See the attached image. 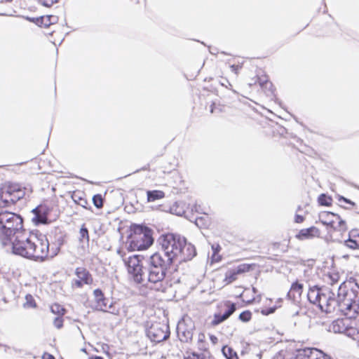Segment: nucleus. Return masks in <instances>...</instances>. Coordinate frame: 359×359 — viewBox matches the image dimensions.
Segmentation results:
<instances>
[{"instance_id":"nucleus-1","label":"nucleus","mask_w":359,"mask_h":359,"mask_svg":"<svg viewBox=\"0 0 359 359\" xmlns=\"http://www.w3.org/2000/svg\"><path fill=\"white\" fill-rule=\"evenodd\" d=\"M159 243L163 250L161 255L170 258L172 263L189 261L196 255L195 247L187 243L184 237L178 234L163 235L159 238Z\"/></svg>"},{"instance_id":"nucleus-2","label":"nucleus","mask_w":359,"mask_h":359,"mask_svg":"<svg viewBox=\"0 0 359 359\" xmlns=\"http://www.w3.org/2000/svg\"><path fill=\"white\" fill-rule=\"evenodd\" d=\"M335 302L332 313H340L348 318H355L359 309V285L356 283H341L334 292Z\"/></svg>"},{"instance_id":"nucleus-3","label":"nucleus","mask_w":359,"mask_h":359,"mask_svg":"<svg viewBox=\"0 0 359 359\" xmlns=\"http://www.w3.org/2000/svg\"><path fill=\"white\" fill-rule=\"evenodd\" d=\"M147 263V278L151 284L149 287L156 291L165 292L169 285L164 279L172 262L161 252H156L149 257Z\"/></svg>"},{"instance_id":"nucleus-4","label":"nucleus","mask_w":359,"mask_h":359,"mask_svg":"<svg viewBox=\"0 0 359 359\" xmlns=\"http://www.w3.org/2000/svg\"><path fill=\"white\" fill-rule=\"evenodd\" d=\"M25 230L20 215L8 211L0 212V241L7 246L13 239Z\"/></svg>"},{"instance_id":"nucleus-5","label":"nucleus","mask_w":359,"mask_h":359,"mask_svg":"<svg viewBox=\"0 0 359 359\" xmlns=\"http://www.w3.org/2000/svg\"><path fill=\"white\" fill-rule=\"evenodd\" d=\"M307 297L311 304H317L322 311L327 313H331L336 305L333 301L334 288L314 285L309 288Z\"/></svg>"},{"instance_id":"nucleus-6","label":"nucleus","mask_w":359,"mask_h":359,"mask_svg":"<svg viewBox=\"0 0 359 359\" xmlns=\"http://www.w3.org/2000/svg\"><path fill=\"white\" fill-rule=\"evenodd\" d=\"M33 236H34L25 229L20 234H17L16 237L7 245L12 250L13 254L31 259L32 252H34L32 248L35 246Z\"/></svg>"},{"instance_id":"nucleus-7","label":"nucleus","mask_w":359,"mask_h":359,"mask_svg":"<svg viewBox=\"0 0 359 359\" xmlns=\"http://www.w3.org/2000/svg\"><path fill=\"white\" fill-rule=\"evenodd\" d=\"M154 242L151 231L143 226L138 225L135 229V235L130 238L129 248L132 250H142L150 247Z\"/></svg>"},{"instance_id":"nucleus-8","label":"nucleus","mask_w":359,"mask_h":359,"mask_svg":"<svg viewBox=\"0 0 359 359\" xmlns=\"http://www.w3.org/2000/svg\"><path fill=\"white\" fill-rule=\"evenodd\" d=\"M25 194V189L18 184H5L0 190V206L5 207L16 203Z\"/></svg>"},{"instance_id":"nucleus-9","label":"nucleus","mask_w":359,"mask_h":359,"mask_svg":"<svg viewBox=\"0 0 359 359\" xmlns=\"http://www.w3.org/2000/svg\"><path fill=\"white\" fill-rule=\"evenodd\" d=\"M195 324L189 317H184L177 326V337L183 343H190L192 341Z\"/></svg>"},{"instance_id":"nucleus-10","label":"nucleus","mask_w":359,"mask_h":359,"mask_svg":"<svg viewBox=\"0 0 359 359\" xmlns=\"http://www.w3.org/2000/svg\"><path fill=\"white\" fill-rule=\"evenodd\" d=\"M34 241V248L31 255V259L36 261H43L49 255V242L44 236L38 238L33 236Z\"/></svg>"},{"instance_id":"nucleus-11","label":"nucleus","mask_w":359,"mask_h":359,"mask_svg":"<svg viewBox=\"0 0 359 359\" xmlns=\"http://www.w3.org/2000/svg\"><path fill=\"white\" fill-rule=\"evenodd\" d=\"M147 336L154 342H161L169 337V327L164 323H154L147 330Z\"/></svg>"},{"instance_id":"nucleus-12","label":"nucleus","mask_w":359,"mask_h":359,"mask_svg":"<svg viewBox=\"0 0 359 359\" xmlns=\"http://www.w3.org/2000/svg\"><path fill=\"white\" fill-rule=\"evenodd\" d=\"M93 294L96 302L95 309L97 310L104 312H109L113 314L118 313V311L114 308L112 302L109 303V300L104 297L101 290H95Z\"/></svg>"},{"instance_id":"nucleus-13","label":"nucleus","mask_w":359,"mask_h":359,"mask_svg":"<svg viewBox=\"0 0 359 359\" xmlns=\"http://www.w3.org/2000/svg\"><path fill=\"white\" fill-rule=\"evenodd\" d=\"M76 278L74 279L72 285L76 287H82L83 285H90L93 278L89 271L85 267H77L75 269Z\"/></svg>"},{"instance_id":"nucleus-14","label":"nucleus","mask_w":359,"mask_h":359,"mask_svg":"<svg viewBox=\"0 0 359 359\" xmlns=\"http://www.w3.org/2000/svg\"><path fill=\"white\" fill-rule=\"evenodd\" d=\"M349 322L348 318L346 319L338 318L334 320L329 326V331L334 333H344L349 335L350 328L348 327V323Z\"/></svg>"},{"instance_id":"nucleus-15","label":"nucleus","mask_w":359,"mask_h":359,"mask_svg":"<svg viewBox=\"0 0 359 359\" xmlns=\"http://www.w3.org/2000/svg\"><path fill=\"white\" fill-rule=\"evenodd\" d=\"M299 356L307 359H332L328 355L315 348H306L299 350Z\"/></svg>"},{"instance_id":"nucleus-16","label":"nucleus","mask_w":359,"mask_h":359,"mask_svg":"<svg viewBox=\"0 0 359 359\" xmlns=\"http://www.w3.org/2000/svg\"><path fill=\"white\" fill-rule=\"evenodd\" d=\"M320 231L316 226H311L307 229L300 230L299 233L296 236L297 238L301 241L311 239L315 237L320 236Z\"/></svg>"},{"instance_id":"nucleus-17","label":"nucleus","mask_w":359,"mask_h":359,"mask_svg":"<svg viewBox=\"0 0 359 359\" xmlns=\"http://www.w3.org/2000/svg\"><path fill=\"white\" fill-rule=\"evenodd\" d=\"M320 222L326 226H334L336 224L335 219H339V215L334 214L332 212H322L319 215Z\"/></svg>"},{"instance_id":"nucleus-18","label":"nucleus","mask_w":359,"mask_h":359,"mask_svg":"<svg viewBox=\"0 0 359 359\" xmlns=\"http://www.w3.org/2000/svg\"><path fill=\"white\" fill-rule=\"evenodd\" d=\"M133 276L134 280L137 283H144L147 281V267L144 270L142 265L134 269V271L129 272Z\"/></svg>"},{"instance_id":"nucleus-19","label":"nucleus","mask_w":359,"mask_h":359,"mask_svg":"<svg viewBox=\"0 0 359 359\" xmlns=\"http://www.w3.org/2000/svg\"><path fill=\"white\" fill-rule=\"evenodd\" d=\"M32 212L34 214V217L33 218V221H34L37 224H46L48 222V218L46 213L44 210V208L41 206H39L34 209Z\"/></svg>"},{"instance_id":"nucleus-20","label":"nucleus","mask_w":359,"mask_h":359,"mask_svg":"<svg viewBox=\"0 0 359 359\" xmlns=\"http://www.w3.org/2000/svg\"><path fill=\"white\" fill-rule=\"evenodd\" d=\"M302 292L303 285L298 282H295L292 285L291 288L287 293V297L290 299H292L294 301H296L300 297Z\"/></svg>"},{"instance_id":"nucleus-21","label":"nucleus","mask_w":359,"mask_h":359,"mask_svg":"<svg viewBox=\"0 0 359 359\" xmlns=\"http://www.w3.org/2000/svg\"><path fill=\"white\" fill-rule=\"evenodd\" d=\"M123 261L127 266L128 273L134 271V269L141 265L139 255L130 256L128 258L123 259Z\"/></svg>"},{"instance_id":"nucleus-22","label":"nucleus","mask_w":359,"mask_h":359,"mask_svg":"<svg viewBox=\"0 0 359 359\" xmlns=\"http://www.w3.org/2000/svg\"><path fill=\"white\" fill-rule=\"evenodd\" d=\"M37 20L38 23L40 24L41 26L48 27L50 25L56 23L58 20V18L55 15H46L41 17L40 19H38Z\"/></svg>"},{"instance_id":"nucleus-23","label":"nucleus","mask_w":359,"mask_h":359,"mask_svg":"<svg viewBox=\"0 0 359 359\" xmlns=\"http://www.w3.org/2000/svg\"><path fill=\"white\" fill-rule=\"evenodd\" d=\"M147 195L148 202H154L165 197V193L160 190L147 191Z\"/></svg>"},{"instance_id":"nucleus-24","label":"nucleus","mask_w":359,"mask_h":359,"mask_svg":"<svg viewBox=\"0 0 359 359\" xmlns=\"http://www.w3.org/2000/svg\"><path fill=\"white\" fill-rule=\"evenodd\" d=\"M222 352L226 359H238L236 352L231 347L223 346Z\"/></svg>"},{"instance_id":"nucleus-25","label":"nucleus","mask_w":359,"mask_h":359,"mask_svg":"<svg viewBox=\"0 0 359 359\" xmlns=\"http://www.w3.org/2000/svg\"><path fill=\"white\" fill-rule=\"evenodd\" d=\"M79 241L81 243H88V242H89L88 230L86 227L85 224H83L80 229Z\"/></svg>"},{"instance_id":"nucleus-26","label":"nucleus","mask_w":359,"mask_h":359,"mask_svg":"<svg viewBox=\"0 0 359 359\" xmlns=\"http://www.w3.org/2000/svg\"><path fill=\"white\" fill-rule=\"evenodd\" d=\"M345 245L352 250H355L359 248V237L355 238V239H352L348 238L347 240L344 241Z\"/></svg>"},{"instance_id":"nucleus-27","label":"nucleus","mask_w":359,"mask_h":359,"mask_svg":"<svg viewBox=\"0 0 359 359\" xmlns=\"http://www.w3.org/2000/svg\"><path fill=\"white\" fill-rule=\"evenodd\" d=\"M238 275L234 269H230L225 274V280L228 283H231L237 279Z\"/></svg>"},{"instance_id":"nucleus-28","label":"nucleus","mask_w":359,"mask_h":359,"mask_svg":"<svg viewBox=\"0 0 359 359\" xmlns=\"http://www.w3.org/2000/svg\"><path fill=\"white\" fill-rule=\"evenodd\" d=\"M335 221L337 224H334L332 228L339 231H345L346 230V222L341 219L340 217L339 219H335Z\"/></svg>"},{"instance_id":"nucleus-29","label":"nucleus","mask_w":359,"mask_h":359,"mask_svg":"<svg viewBox=\"0 0 359 359\" xmlns=\"http://www.w3.org/2000/svg\"><path fill=\"white\" fill-rule=\"evenodd\" d=\"M50 311L53 313L57 314V316H63L65 313V309L57 304L52 305Z\"/></svg>"},{"instance_id":"nucleus-30","label":"nucleus","mask_w":359,"mask_h":359,"mask_svg":"<svg viewBox=\"0 0 359 359\" xmlns=\"http://www.w3.org/2000/svg\"><path fill=\"white\" fill-rule=\"evenodd\" d=\"M226 306L228 307V309L224 312L223 315L227 319L235 312V311L236 310V306L234 303L230 302H227Z\"/></svg>"},{"instance_id":"nucleus-31","label":"nucleus","mask_w":359,"mask_h":359,"mask_svg":"<svg viewBox=\"0 0 359 359\" xmlns=\"http://www.w3.org/2000/svg\"><path fill=\"white\" fill-rule=\"evenodd\" d=\"M205 334L203 333H200L198 336V348L201 351H206L207 347L205 343Z\"/></svg>"},{"instance_id":"nucleus-32","label":"nucleus","mask_w":359,"mask_h":359,"mask_svg":"<svg viewBox=\"0 0 359 359\" xmlns=\"http://www.w3.org/2000/svg\"><path fill=\"white\" fill-rule=\"evenodd\" d=\"M226 320V318H225V316L223 314L221 315L219 313H215L214 315L213 320L211 322V325L212 326H216V325H218L219 324L222 323V322H224Z\"/></svg>"},{"instance_id":"nucleus-33","label":"nucleus","mask_w":359,"mask_h":359,"mask_svg":"<svg viewBox=\"0 0 359 359\" xmlns=\"http://www.w3.org/2000/svg\"><path fill=\"white\" fill-rule=\"evenodd\" d=\"M332 198L327 196L325 194H320L318 197V203L321 205L329 206L331 204Z\"/></svg>"},{"instance_id":"nucleus-34","label":"nucleus","mask_w":359,"mask_h":359,"mask_svg":"<svg viewBox=\"0 0 359 359\" xmlns=\"http://www.w3.org/2000/svg\"><path fill=\"white\" fill-rule=\"evenodd\" d=\"M251 266L248 264H242L238 265L237 267L234 269L236 273L239 275L245 272H248L250 270Z\"/></svg>"},{"instance_id":"nucleus-35","label":"nucleus","mask_w":359,"mask_h":359,"mask_svg":"<svg viewBox=\"0 0 359 359\" xmlns=\"http://www.w3.org/2000/svg\"><path fill=\"white\" fill-rule=\"evenodd\" d=\"M330 280L329 283L331 285L330 288H334V292L335 293H337V288L338 287L335 286V285L338 283V275L337 274H333L330 275L329 276Z\"/></svg>"},{"instance_id":"nucleus-36","label":"nucleus","mask_w":359,"mask_h":359,"mask_svg":"<svg viewBox=\"0 0 359 359\" xmlns=\"http://www.w3.org/2000/svg\"><path fill=\"white\" fill-rule=\"evenodd\" d=\"M93 202L94 205L97 208H100L103 206V199L100 194L95 195L93 197Z\"/></svg>"},{"instance_id":"nucleus-37","label":"nucleus","mask_w":359,"mask_h":359,"mask_svg":"<svg viewBox=\"0 0 359 359\" xmlns=\"http://www.w3.org/2000/svg\"><path fill=\"white\" fill-rule=\"evenodd\" d=\"M252 317V313L250 311H245L239 315V319L243 322H248Z\"/></svg>"},{"instance_id":"nucleus-38","label":"nucleus","mask_w":359,"mask_h":359,"mask_svg":"<svg viewBox=\"0 0 359 359\" xmlns=\"http://www.w3.org/2000/svg\"><path fill=\"white\" fill-rule=\"evenodd\" d=\"M184 359H204L200 354L196 352H187L184 355Z\"/></svg>"},{"instance_id":"nucleus-39","label":"nucleus","mask_w":359,"mask_h":359,"mask_svg":"<svg viewBox=\"0 0 359 359\" xmlns=\"http://www.w3.org/2000/svg\"><path fill=\"white\" fill-rule=\"evenodd\" d=\"M53 325L56 328L60 329L63 326L62 316L55 317L53 320Z\"/></svg>"},{"instance_id":"nucleus-40","label":"nucleus","mask_w":359,"mask_h":359,"mask_svg":"<svg viewBox=\"0 0 359 359\" xmlns=\"http://www.w3.org/2000/svg\"><path fill=\"white\" fill-rule=\"evenodd\" d=\"M212 249L213 251L212 259L215 262H218V258H215V254L218 253L220 251L221 247L218 244L216 245H212Z\"/></svg>"},{"instance_id":"nucleus-41","label":"nucleus","mask_w":359,"mask_h":359,"mask_svg":"<svg viewBox=\"0 0 359 359\" xmlns=\"http://www.w3.org/2000/svg\"><path fill=\"white\" fill-rule=\"evenodd\" d=\"M58 0H39V3L46 6L50 7L53 4L57 2Z\"/></svg>"},{"instance_id":"nucleus-42","label":"nucleus","mask_w":359,"mask_h":359,"mask_svg":"<svg viewBox=\"0 0 359 359\" xmlns=\"http://www.w3.org/2000/svg\"><path fill=\"white\" fill-rule=\"evenodd\" d=\"M259 83L262 88H270L272 87V83L267 81H260Z\"/></svg>"},{"instance_id":"nucleus-43","label":"nucleus","mask_w":359,"mask_h":359,"mask_svg":"<svg viewBox=\"0 0 359 359\" xmlns=\"http://www.w3.org/2000/svg\"><path fill=\"white\" fill-rule=\"evenodd\" d=\"M27 299V303L30 305L32 307H35L36 304L34 303V301L32 299V297L31 295H27L26 297Z\"/></svg>"},{"instance_id":"nucleus-44","label":"nucleus","mask_w":359,"mask_h":359,"mask_svg":"<svg viewBox=\"0 0 359 359\" xmlns=\"http://www.w3.org/2000/svg\"><path fill=\"white\" fill-rule=\"evenodd\" d=\"M359 237V233L357 232V231H351L349 233V238L352 239H355V238Z\"/></svg>"},{"instance_id":"nucleus-45","label":"nucleus","mask_w":359,"mask_h":359,"mask_svg":"<svg viewBox=\"0 0 359 359\" xmlns=\"http://www.w3.org/2000/svg\"><path fill=\"white\" fill-rule=\"evenodd\" d=\"M304 220V218L303 216L299 215H295V222L302 223V222H303Z\"/></svg>"},{"instance_id":"nucleus-46","label":"nucleus","mask_w":359,"mask_h":359,"mask_svg":"<svg viewBox=\"0 0 359 359\" xmlns=\"http://www.w3.org/2000/svg\"><path fill=\"white\" fill-rule=\"evenodd\" d=\"M231 69L232 72H234L236 74H237L238 71L241 69V67L238 65H233L231 66Z\"/></svg>"},{"instance_id":"nucleus-47","label":"nucleus","mask_w":359,"mask_h":359,"mask_svg":"<svg viewBox=\"0 0 359 359\" xmlns=\"http://www.w3.org/2000/svg\"><path fill=\"white\" fill-rule=\"evenodd\" d=\"M210 339L212 342V344H217V341H218L217 337L216 336H215V335H210Z\"/></svg>"},{"instance_id":"nucleus-48","label":"nucleus","mask_w":359,"mask_h":359,"mask_svg":"<svg viewBox=\"0 0 359 359\" xmlns=\"http://www.w3.org/2000/svg\"><path fill=\"white\" fill-rule=\"evenodd\" d=\"M341 199L344 200V201H346V203H351V204H352V205H353V204H354V203H353V202H351L350 200L346 199V198H344V197H341Z\"/></svg>"},{"instance_id":"nucleus-49","label":"nucleus","mask_w":359,"mask_h":359,"mask_svg":"<svg viewBox=\"0 0 359 359\" xmlns=\"http://www.w3.org/2000/svg\"><path fill=\"white\" fill-rule=\"evenodd\" d=\"M90 359H103V358L101 356H93L91 357Z\"/></svg>"},{"instance_id":"nucleus-50","label":"nucleus","mask_w":359,"mask_h":359,"mask_svg":"<svg viewBox=\"0 0 359 359\" xmlns=\"http://www.w3.org/2000/svg\"><path fill=\"white\" fill-rule=\"evenodd\" d=\"M215 258H218V262L221 259V257L219 255H218V253L215 254Z\"/></svg>"},{"instance_id":"nucleus-51","label":"nucleus","mask_w":359,"mask_h":359,"mask_svg":"<svg viewBox=\"0 0 359 359\" xmlns=\"http://www.w3.org/2000/svg\"><path fill=\"white\" fill-rule=\"evenodd\" d=\"M275 311V309H270L269 311L267 313H272Z\"/></svg>"},{"instance_id":"nucleus-52","label":"nucleus","mask_w":359,"mask_h":359,"mask_svg":"<svg viewBox=\"0 0 359 359\" xmlns=\"http://www.w3.org/2000/svg\"><path fill=\"white\" fill-rule=\"evenodd\" d=\"M118 253L120 255L121 257H123L122 252L121 250H118Z\"/></svg>"},{"instance_id":"nucleus-53","label":"nucleus","mask_w":359,"mask_h":359,"mask_svg":"<svg viewBox=\"0 0 359 359\" xmlns=\"http://www.w3.org/2000/svg\"><path fill=\"white\" fill-rule=\"evenodd\" d=\"M213 111H214L213 107H212V106H211L210 112H211V113H213Z\"/></svg>"},{"instance_id":"nucleus-54","label":"nucleus","mask_w":359,"mask_h":359,"mask_svg":"<svg viewBox=\"0 0 359 359\" xmlns=\"http://www.w3.org/2000/svg\"><path fill=\"white\" fill-rule=\"evenodd\" d=\"M273 359H283V358H281V357H277V358H273Z\"/></svg>"},{"instance_id":"nucleus-55","label":"nucleus","mask_w":359,"mask_h":359,"mask_svg":"<svg viewBox=\"0 0 359 359\" xmlns=\"http://www.w3.org/2000/svg\"><path fill=\"white\" fill-rule=\"evenodd\" d=\"M55 255V253H53L52 255H50V257H53Z\"/></svg>"},{"instance_id":"nucleus-56","label":"nucleus","mask_w":359,"mask_h":359,"mask_svg":"<svg viewBox=\"0 0 359 359\" xmlns=\"http://www.w3.org/2000/svg\"><path fill=\"white\" fill-rule=\"evenodd\" d=\"M6 1H11L12 0H5Z\"/></svg>"}]
</instances>
